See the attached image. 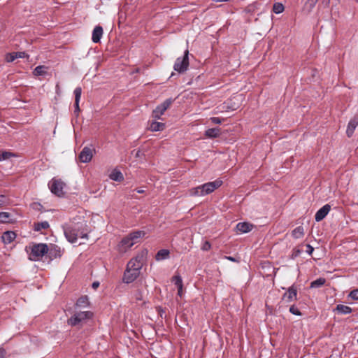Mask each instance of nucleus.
<instances>
[{
  "instance_id": "1",
  "label": "nucleus",
  "mask_w": 358,
  "mask_h": 358,
  "mask_svg": "<svg viewBox=\"0 0 358 358\" xmlns=\"http://www.w3.org/2000/svg\"><path fill=\"white\" fill-rule=\"evenodd\" d=\"M222 185V180L217 179L213 182L193 187L189 189V195L192 196H203L209 194Z\"/></svg>"
},
{
  "instance_id": "2",
  "label": "nucleus",
  "mask_w": 358,
  "mask_h": 358,
  "mask_svg": "<svg viewBox=\"0 0 358 358\" xmlns=\"http://www.w3.org/2000/svg\"><path fill=\"white\" fill-rule=\"evenodd\" d=\"M145 235L144 231L138 230L129 233L127 236L124 237L117 245L120 252H126L134 244L138 242V240Z\"/></svg>"
},
{
  "instance_id": "3",
  "label": "nucleus",
  "mask_w": 358,
  "mask_h": 358,
  "mask_svg": "<svg viewBox=\"0 0 358 358\" xmlns=\"http://www.w3.org/2000/svg\"><path fill=\"white\" fill-rule=\"evenodd\" d=\"M94 313L90 310H76L75 313L67 320V324L76 327L93 317Z\"/></svg>"
},
{
  "instance_id": "4",
  "label": "nucleus",
  "mask_w": 358,
  "mask_h": 358,
  "mask_svg": "<svg viewBox=\"0 0 358 358\" xmlns=\"http://www.w3.org/2000/svg\"><path fill=\"white\" fill-rule=\"evenodd\" d=\"M48 252V246L45 243L35 244L32 246L29 254V259L31 261L40 260Z\"/></svg>"
},
{
  "instance_id": "5",
  "label": "nucleus",
  "mask_w": 358,
  "mask_h": 358,
  "mask_svg": "<svg viewBox=\"0 0 358 358\" xmlns=\"http://www.w3.org/2000/svg\"><path fill=\"white\" fill-rule=\"evenodd\" d=\"M145 253L144 252H141L138 253L136 257L132 258L127 265V268L134 269L138 273H140L141 269L143 267V262L145 260Z\"/></svg>"
},
{
  "instance_id": "6",
  "label": "nucleus",
  "mask_w": 358,
  "mask_h": 358,
  "mask_svg": "<svg viewBox=\"0 0 358 358\" xmlns=\"http://www.w3.org/2000/svg\"><path fill=\"white\" fill-rule=\"evenodd\" d=\"M189 51L185 50L184 55L182 57H178L176 60L173 69L178 73H183L187 71L189 66Z\"/></svg>"
},
{
  "instance_id": "7",
  "label": "nucleus",
  "mask_w": 358,
  "mask_h": 358,
  "mask_svg": "<svg viewBox=\"0 0 358 358\" xmlns=\"http://www.w3.org/2000/svg\"><path fill=\"white\" fill-rule=\"evenodd\" d=\"M79 225L75 224L72 226L64 227V233L69 242L74 243L78 238Z\"/></svg>"
},
{
  "instance_id": "8",
  "label": "nucleus",
  "mask_w": 358,
  "mask_h": 358,
  "mask_svg": "<svg viewBox=\"0 0 358 358\" xmlns=\"http://www.w3.org/2000/svg\"><path fill=\"white\" fill-rule=\"evenodd\" d=\"M50 189L52 193L54 194L62 196L64 195L63 188L64 183L60 180L52 179L50 184Z\"/></svg>"
},
{
  "instance_id": "9",
  "label": "nucleus",
  "mask_w": 358,
  "mask_h": 358,
  "mask_svg": "<svg viewBox=\"0 0 358 358\" xmlns=\"http://www.w3.org/2000/svg\"><path fill=\"white\" fill-rule=\"evenodd\" d=\"M139 274L140 273L134 271V269L126 268L124 272L122 281L126 284L131 283L139 276Z\"/></svg>"
},
{
  "instance_id": "10",
  "label": "nucleus",
  "mask_w": 358,
  "mask_h": 358,
  "mask_svg": "<svg viewBox=\"0 0 358 358\" xmlns=\"http://www.w3.org/2000/svg\"><path fill=\"white\" fill-rule=\"evenodd\" d=\"M94 149L85 147L79 155V160L83 163L90 162L93 157Z\"/></svg>"
},
{
  "instance_id": "11",
  "label": "nucleus",
  "mask_w": 358,
  "mask_h": 358,
  "mask_svg": "<svg viewBox=\"0 0 358 358\" xmlns=\"http://www.w3.org/2000/svg\"><path fill=\"white\" fill-rule=\"evenodd\" d=\"M282 300H285L287 302L290 303L297 299V289L293 285L289 287L287 292L282 295Z\"/></svg>"
},
{
  "instance_id": "12",
  "label": "nucleus",
  "mask_w": 358,
  "mask_h": 358,
  "mask_svg": "<svg viewBox=\"0 0 358 358\" xmlns=\"http://www.w3.org/2000/svg\"><path fill=\"white\" fill-rule=\"evenodd\" d=\"M48 254L49 258L52 260L54 259L60 258L63 255V250L57 245H51L50 248H48Z\"/></svg>"
},
{
  "instance_id": "13",
  "label": "nucleus",
  "mask_w": 358,
  "mask_h": 358,
  "mask_svg": "<svg viewBox=\"0 0 358 358\" xmlns=\"http://www.w3.org/2000/svg\"><path fill=\"white\" fill-rule=\"evenodd\" d=\"M331 210V206L329 204H325L321 208H320L315 213V219L316 222L322 221L329 213Z\"/></svg>"
},
{
  "instance_id": "14",
  "label": "nucleus",
  "mask_w": 358,
  "mask_h": 358,
  "mask_svg": "<svg viewBox=\"0 0 358 358\" xmlns=\"http://www.w3.org/2000/svg\"><path fill=\"white\" fill-rule=\"evenodd\" d=\"M357 126L358 116H355L352 119L350 120L347 127L346 134L349 138L352 136L354 131Z\"/></svg>"
},
{
  "instance_id": "15",
  "label": "nucleus",
  "mask_w": 358,
  "mask_h": 358,
  "mask_svg": "<svg viewBox=\"0 0 358 358\" xmlns=\"http://www.w3.org/2000/svg\"><path fill=\"white\" fill-rule=\"evenodd\" d=\"M74 95H75V110L74 113L76 114V115H78V113L80 112V107H79V102L80 100L81 94H82V88L80 87H77L74 90Z\"/></svg>"
},
{
  "instance_id": "16",
  "label": "nucleus",
  "mask_w": 358,
  "mask_h": 358,
  "mask_svg": "<svg viewBox=\"0 0 358 358\" xmlns=\"http://www.w3.org/2000/svg\"><path fill=\"white\" fill-rule=\"evenodd\" d=\"M90 301L87 296H82L80 297L75 305L76 310H81L82 308H85L89 307Z\"/></svg>"
},
{
  "instance_id": "17",
  "label": "nucleus",
  "mask_w": 358,
  "mask_h": 358,
  "mask_svg": "<svg viewBox=\"0 0 358 358\" xmlns=\"http://www.w3.org/2000/svg\"><path fill=\"white\" fill-rule=\"evenodd\" d=\"M102 27L98 25L96 26L92 31V40L94 43H97L100 42V40L103 35Z\"/></svg>"
},
{
  "instance_id": "18",
  "label": "nucleus",
  "mask_w": 358,
  "mask_h": 358,
  "mask_svg": "<svg viewBox=\"0 0 358 358\" xmlns=\"http://www.w3.org/2000/svg\"><path fill=\"white\" fill-rule=\"evenodd\" d=\"M15 238L16 234L13 231H6L1 236L2 241L5 244H10Z\"/></svg>"
},
{
  "instance_id": "19",
  "label": "nucleus",
  "mask_w": 358,
  "mask_h": 358,
  "mask_svg": "<svg viewBox=\"0 0 358 358\" xmlns=\"http://www.w3.org/2000/svg\"><path fill=\"white\" fill-rule=\"evenodd\" d=\"M236 229L241 234L248 233L252 229V224L248 222H239L236 224Z\"/></svg>"
},
{
  "instance_id": "20",
  "label": "nucleus",
  "mask_w": 358,
  "mask_h": 358,
  "mask_svg": "<svg viewBox=\"0 0 358 358\" xmlns=\"http://www.w3.org/2000/svg\"><path fill=\"white\" fill-rule=\"evenodd\" d=\"M221 134V129L219 127L210 128L205 131V136L209 138L218 137Z\"/></svg>"
},
{
  "instance_id": "21",
  "label": "nucleus",
  "mask_w": 358,
  "mask_h": 358,
  "mask_svg": "<svg viewBox=\"0 0 358 358\" xmlns=\"http://www.w3.org/2000/svg\"><path fill=\"white\" fill-rule=\"evenodd\" d=\"M169 254H170V252L169 250H166V249L159 250L155 255V259L157 261H162V260L168 259L169 257Z\"/></svg>"
},
{
  "instance_id": "22",
  "label": "nucleus",
  "mask_w": 358,
  "mask_h": 358,
  "mask_svg": "<svg viewBox=\"0 0 358 358\" xmlns=\"http://www.w3.org/2000/svg\"><path fill=\"white\" fill-rule=\"evenodd\" d=\"M335 310H336L338 313L343 315L350 314L352 312V309L350 306L343 304L337 305Z\"/></svg>"
},
{
  "instance_id": "23",
  "label": "nucleus",
  "mask_w": 358,
  "mask_h": 358,
  "mask_svg": "<svg viewBox=\"0 0 358 358\" xmlns=\"http://www.w3.org/2000/svg\"><path fill=\"white\" fill-rule=\"evenodd\" d=\"M165 128V124L164 123L152 121L149 127V129L152 131H162Z\"/></svg>"
},
{
  "instance_id": "24",
  "label": "nucleus",
  "mask_w": 358,
  "mask_h": 358,
  "mask_svg": "<svg viewBox=\"0 0 358 358\" xmlns=\"http://www.w3.org/2000/svg\"><path fill=\"white\" fill-rule=\"evenodd\" d=\"M110 178L114 181L122 182L124 180L122 173L116 169L113 170L109 176Z\"/></svg>"
},
{
  "instance_id": "25",
  "label": "nucleus",
  "mask_w": 358,
  "mask_h": 358,
  "mask_svg": "<svg viewBox=\"0 0 358 358\" xmlns=\"http://www.w3.org/2000/svg\"><path fill=\"white\" fill-rule=\"evenodd\" d=\"M292 236L295 239H299L302 238L304 236V229L302 226H299L296 227L292 231Z\"/></svg>"
},
{
  "instance_id": "26",
  "label": "nucleus",
  "mask_w": 358,
  "mask_h": 358,
  "mask_svg": "<svg viewBox=\"0 0 358 358\" xmlns=\"http://www.w3.org/2000/svg\"><path fill=\"white\" fill-rule=\"evenodd\" d=\"M50 227V224L48 221H43L41 222H35L34 224V230L35 231H41L42 229H47Z\"/></svg>"
},
{
  "instance_id": "27",
  "label": "nucleus",
  "mask_w": 358,
  "mask_h": 358,
  "mask_svg": "<svg viewBox=\"0 0 358 358\" xmlns=\"http://www.w3.org/2000/svg\"><path fill=\"white\" fill-rule=\"evenodd\" d=\"M165 111V110H162L161 105H159L155 110H153L152 116L155 120L160 119L161 116L164 113Z\"/></svg>"
},
{
  "instance_id": "28",
  "label": "nucleus",
  "mask_w": 358,
  "mask_h": 358,
  "mask_svg": "<svg viewBox=\"0 0 358 358\" xmlns=\"http://www.w3.org/2000/svg\"><path fill=\"white\" fill-rule=\"evenodd\" d=\"M326 282V279L324 278H319L311 282L310 288H319L323 286Z\"/></svg>"
},
{
  "instance_id": "29",
  "label": "nucleus",
  "mask_w": 358,
  "mask_h": 358,
  "mask_svg": "<svg viewBox=\"0 0 358 358\" xmlns=\"http://www.w3.org/2000/svg\"><path fill=\"white\" fill-rule=\"evenodd\" d=\"M172 282L175 284V285L177 287L178 289H182L183 287V283L182 278L180 275H175L172 278Z\"/></svg>"
},
{
  "instance_id": "30",
  "label": "nucleus",
  "mask_w": 358,
  "mask_h": 358,
  "mask_svg": "<svg viewBox=\"0 0 358 358\" xmlns=\"http://www.w3.org/2000/svg\"><path fill=\"white\" fill-rule=\"evenodd\" d=\"M11 215L8 212H0V222L2 223H9Z\"/></svg>"
},
{
  "instance_id": "31",
  "label": "nucleus",
  "mask_w": 358,
  "mask_h": 358,
  "mask_svg": "<svg viewBox=\"0 0 358 358\" xmlns=\"http://www.w3.org/2000/svg\"><path fill=\"white\" fill-rule=\"evenodd\" d=\"M285 7L282 3L276 2L273 6V11L275 14H280L284 11Z\"/></svg>"
},
{
  "instance_id": "32",
  "label": "nucleus",
  "mask_w": 358,
  "mask_h": 358,
  "mask_svg": "<svg viewBox=\"0 0 358 358\" xmlns=\"http://www.w3.org/2000/svg\"><path fill=\"white\" fill-rule=\"evenodd\" d=\"M319 0H307L305 3L306 8L308 9V12L312 11L313 8L315 6L316 3Z\"/></svg>"
},
{
  "instance_id": "33",
  "label": "nucleus",
  "mask_w": 358,
  "mask_h": 358,
  "mask_svg": "<svg viewBox=\"0 0 358 358\" xmlns=\"http://www.w3.org/2000/svg\"><path fill=\"white\" fill-rule=\"evenodd\" d=\"M45 67L44 66H38L34 70V74L35 76H42L45 73Z\"/></svg>"
},
{
  "instance_id": "34",
  "label": "nucleus",
  "mask_w": 358,
  "mask_h": 358,
  "mask_svg": "<svg viewBox=\"0 0 358 358\" xmlns=\"http://www.w3.org/2000/svg\"><path fill=\"white\" fill-rule=\"evenodd\" d=\"M88 230L87 229H84L82 227L79 226V231H78V237L81 238H88Z\"/></svg>"
},
{
  "instance_id": "35",
  "label": "nucleus",
  "mask_w": 358,
  "mask_h": 358,
  "mask_svg": "<svg viewBox=\"0 0 358 358\" xmlns=\"http://www.w3.org/2000/svg\"><path fill=\"white\" fill-rule=\"evenodd\" d=\"M15 156V155L10 152L4 151L0 153V161L8 159L12 157Z\"/></svg>"
},
{
  "instance_id": "36",
  "label": "nucleus",
  "mask_w": 358,
  "mask_h": 358,
  "mask_svg": "<svg viewBox=\"0 0 358 358\" xmlns=\"http://www.w3.org/2000/svg\"><path fill=\"white\" fill-rule=\"evenodd\" d=\"M173 101V100L172 99H166L163 103L160 104L161 107H162V110L164 109L166 110L170 107Z\"/></svg>"
},
{
  "instance_id": "37",
  "label": "nucleus",
  "mask_w": 358,
  "mask_h": 358,
  "mask_svg": "<svg viewBox=\"0 0 358 358\" xmlns=\"http://www.w3.org/2000/svg\"><path fill=\"white\" fill-rule=\"evenodd\" d=\"M348 297L352 300H358V289L352 290L349 293Z\"/></svg>"
},
{
  "instance_id": "38",
  "label": "nucleus",
  "mask_w": 358,
  "mask_h": 358,
  "mask_svg": "<svg viewBox=\"0 0 358 358\" xmlns=\"http://www.w3.org/2000/svg\"><path fill=\"white\" fill-rule=\"evenodd\" d=\"M289 312L293 314V315H301V313L300 312V310L297 308V307H296L294 305H292L290 306L289 308Z\"/></svg>"
},
{
  "instance_id": "39",
  "label": "nucleus",
  "mask_w": 358,
  "mask_h": 358,
  "mask_svg": "<svg viewBox=\"0 0 358 358\" xmlns=\"http://www.w3.org/2000/svg\"><path fill=\"white\" fill-rule=\"evenodd\" d=\"M210 121L213 124H220L224 121V119L218 117H212L210 118Z\"/></svg>"
},
{
  "instance_id": "40",
  "label": "nucleus",
  "mask_w": 358,
  "mask_h": 358,
  "mask_svg": "<svg viewBox=\"0 0 358 358\" xmlns=\"http://www.w3.org/2000/svg\"><path fill=\"white\" fill-rule=\"evenodd\" d=\"M5 59L7 62H13L16 59V57H15V52H13L6 54Z\"/></svg>"
},
{
  "instance_id": "41",
  "label": "nucleus",
  "mask_w": 358,
  "mask_h": 358,
  "mask_svg": "<svg viewBox=\"0 0 358 358\" xmlns=\"http://www.w3.org/2000/svg\"><path fill=\"white\" fill-rule=\"evenodd\" d=\"M201 248L203 251H208L211 248V244L209 241H206L203 242Z\"/></svg>"
},
{
  "instance_id": "42",
  "label": "nucleus",
  "mask_w": 358,
  "mask_h": 358,
  "mask_svg": "<svg viewBox=\"0 0 358 358\" xmlns=\"http://www.w3.org/2000/svg\"><path fill=\"white\" fill-rule=\"evenodd\" d=\"M15 57L17 58L29 57V55L25 52H14Z\"/></svg>"
},
{
  "instance_id": "43",
  "label": "nucleus",
  "mask_w": 358,
  "mask_h": 358,
  "mask_svg": "<svg viewBox=\"0 0 358 358\" xmlns=\"http://www.w3.org/2000/svg\"><path fill=\"white\" fill-rule=\"evenodd\" d=\"M6 196L5 195L0 194V207L6 205Z\"/></svg>"
},
{
  "instance_id": "44",
  "label": "nucleus",
  "mask_w": 358,
  "mask_h": 358,
  "mask_svg": "<svg viewBox=\"0 0 358 358\" xmlns=\"http://www.w3.org/2000/svg\"><path fill=\"white\" fill-rule=\"evenodd\" d=\"M306 252L309 255H311L314 251V248L313 247H312L310 244H307L306 245Z\"/></svg>"
},
{
  "instance_id": "45",
  "label": "nucleus",
  "mask_w": 358,
  "mask_h": 358,
  "mask_svg": "<svg viewBox=\"0 0 358 358\" xmlns=\"http://www.w3.org/2000/svg\"><path fill=\"white\" fill-rule=\"evenodd\" d=\"M99 286V282L98 281H95L92 283V287L93 289H96Z\"/></svg>"
},
{
  "instance_id": "46",
  "label": "nucleus",
  "mask_w": 358,
  "mask_h": 358,
  "mask_svg": "<svg viewBox=\"0 0 358 358\" xmlns=\"http://www.w3.org/2000/svg\"><path fill=\"white\" fill-rule=\"evenodd\" d=\"M224 258L228 259V260H229V261H231V262H237L236 259L234 257H231V256H225Z\"/></svg>"
},
{
  "instance_id": "47",
  "label": "nucleus",
  "mask_w": 358,
  "mask_h": 358,
  "mask_svg": "<svg viewBox=\"0 0 358 358\" xmlns=\"http://www.w3.org/2000/svg\"><path fill=\"white\" fill-rule=\"evenodd\" d=\"M330 0H322V3L325 4L326 6L329 5Z\"/></svg>"
},
{
  "instance_id": "48",
  "label": "nucleus",
  "mask_w": 358,
  "mask_h": 358,
  "mask_svg": "<svg viewBox=\"0 0 358 358\" xmlns=\"http://www.w3.org/2000/svg\"><path fill=\"white\" fill-rule=\"evenodd\" d=\"M182 289H178V295L180 296H182Z\"/></svg>"
},
{
  "instance_id": "49",
  "label": "nucleus",
  "mask_w": 358,
  "mask_h": 358,
  "mask_svg": "<svg viewBox=\"0 0 358 358\" xmlns=\"http://www.w3.org/2000/svg\"><path fill=\"white\" fill-rule=\"evenodd\" d=\"M137 192L141 194V193L144 192V190H143V189H138Z\"/></svg>"
},
{
  "instance_id": "50",
  "label": "nucleus",
  "mask_w": 358,
  "mask_h": 358,
  "mask_svg": "<svg viewBox=\"0 0 358 358\" xmlns=\"http://www.w3.org/2000/svg\"><path fill=\"white\" fill-rule=\"evenodd\" d=\"M34 206H41V204L39 203H34Z\"/></svg>"
},
{
  "instance_id": "51",
  "label": "nucleus",
  "mask_w": 358,
  "mask_h": 358,
  "mask_svg": "<svg viewBox=\"0 0 358 358\" xmlns=\"http://www.w3.org/2000/svg\"><path fill=\"white\" fill-rule=\"evenodd\" d=\"M136 299H137V300H141V299L140 296H138L136 297Z\"/></svg>"
},
{
  "instance_id": "52",
  "label": "nucleus",
  "mask_w": 358,
  "mask_h": 358,
  "mask_svg": "<svg viewBox=\"0 0 358 358\" xmlns=\"http://www.w3.org/2000/svg\"><path fill=\"white\" fill-rule=\"evenodd\" d=\"M136 299H137V300H141V299L140 296H138L136 297Z\"/></svg>"
},
{
  "instance_id": "53",
  "label": "nucleus",
  "mask_w": 358,
  "mask_h": 358,
  "mask_svg": "<svg viewBox=\"0 0 358 358\" xmlns=\"http://www.w3.org/2000/svg\"><path fill=\"white\" fill-rule=\"evenodd\" d=\"M357 343H358V338H357Z\"/></svg>"
}]
</instances>
